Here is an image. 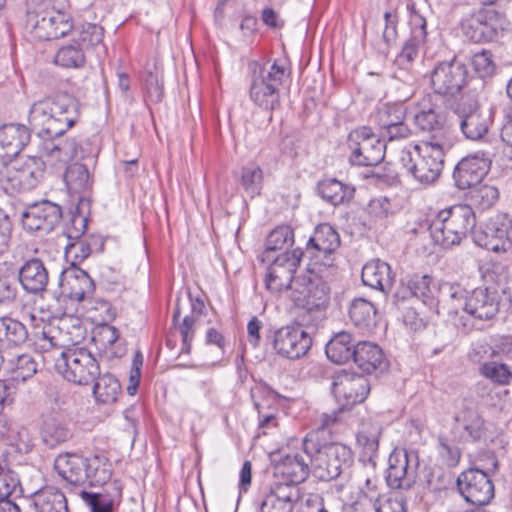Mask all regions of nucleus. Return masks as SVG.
<instances>
[{"instance_id":"nucleus-2","label":"nucleus","mask_w":512,"mask_h":512,"mask_svg":"<svg viewBox=\"0 0 512 512\" xmlns=\"http://www.w3.org/2000/svg\"><path fill=\"white\" fill-rule=\"evenodd\" d=\"M54 469L66 482L78 486H103L112 476V464L101 453L88 458L77 453H61L55 458Z\"/></svg>"},{"instance_id":"nucleus-43","label":"nucleus","mask_w":512,"mask_h":512,"mask_svg":"<svg viewBox=\"0 0 512 512\" xmlns=\"http://www.w3.org/2000/svg\"><path fill=\"white\" fill-rule=\"evenodd\" d=\"M27 327L11 317L0 318V347H21L28 341Z\"/></svg>"},{"instance_id":"nucleus-28","label":"nucleus","mask_w":512,"mask_h":512,"mask_svg":"<svg viewBox=\"0 0 512 512\" xmlns=\"http://www.w3.org/2000/svg\"><path fill=\"white\" fill-rule=\"evenodd\" d=\"M310 473H312L310 454L304 451V445L302 452L286 455L275 466V475L281 476L284 480L282 483H287V485L298 486L307 479Z\"/></svg>"},{"instance_id":"nucleus-47","label":"nucleus","mask_w":512,"mask_h":512,"mask_svg":"<svg viewBox=\"0 0 512 512\" xmlns=\"http://www.w3.org/2000/svg\"><path fill=\"white\" fill-rule=\"evenodd\" d=\"M93 383V395L97 402L109 404L117 400L121 386L115 376L110 373L100 374Z\"/></svg>"},{"instance_id":"nucleus-38","label":"nucleus","mask_w":512,"mask_h":512,"mask_svg":"<svg viewBox=\"0 0 512 512\" xmlns=\"http://www.w3.org/2000/svg\"><path fill=\"white\" fill-rule=\"evenodd\" d=\"M349 318L362 332H371L377 324V311L373 303L364 298H355L349 305Z\"/></svg>"},{"instance_id":"nucleus-7","label":"nucleus","mask_w":512,"mask_h":512,"mask_svg":"<svg viewBox=\"0 0 512 512\" xmlns=\"http://www.w3.org/2000/svg\"><path fill=\"white\" fill-rule=\"evenodd\" d=\"M45 163L37 156L21 157L0 168V187L8 194L30 191L43 180Z\"/></svg>"},{"instance_id":"nucleus-42","label":"nucleus","mask_w":512,"mask_h":512,"mask_svg":"<svg viewBox=\"0 0 512 512\" xmlns=\"http://www.w3.org/2000/svg\"><path fill=\"white\" fill-rule=\"evenodd\" d=\"M356 344L349 332L340 331L326 344L325 352L333 363L345 364L353 359Z\"/></svg>"},{"instance_id":"nucleus-55","label":"nucleus","mask_w":512,"mask_h":512,"mask_svg":"<svg viewBox=\"0 0 512 512\" xmlns=\"http://www.w3.org/2000/svg\"><path fill=\"white\" fill-rule=\"evenodd\" d=\"M47 149L49 156L61 162H67L73 158H77L79 155L78 141L74 138H67L58 143H51V147Z\"/></svg>"},{"instance_id":"nucleus-20","label":"nucleus","mask_w":512,"mask_h":512,"mask_svg":"<svg viewBox=\"0 0 512 512\" xmlns=\"http://www.w3.org/2000/svg\"><path fill=\"white\" fill-rule=\"evenodd\" d=\"M340 246L339 233L328 223L316 226L313 235L306 244V252L326 268L334 266L335 252Z\"/></svg>"},{"instance_id":"nucleus-8","label":"nucleus","mask_w":512,"mask_h":512,"mask_svg":"<svg viewBox=\"0 0 512 512\" xmlns=\"http://www.w3.org/2000/svg\"><path fill=\"white\" fill-rule=\"evenodd\" d=\"M59 287L64 297L83 302L87 310H100L106 313L110 311L108 301L93 298L95 292L93 279L85 270L74 265V263L62 270L59 277Z\"/></svg>"},{"instance_id":"nucleus-19","label":"nucleus","mask_w":512,"mask_h":512,"mask_svg":"<svg viewBox=\"0 0 512 512\" xmlns=\"http://www.w3.org/2000/svg\"><path fill=\"white\" fill-rule=\"evenodd\" d=\"M62 218L61 207L49 200L32 203L21 216L23 228L29 232L50 233Z\"/></svg>"},{"instance_id":"nucleus-18","label":"nucleus","mask_w":512,"mask_h":512,"mask_svg":"<svg viewBox=\"0 0 512 512\" xmlns=\"http://www.w3.org/2000/svg\"><path fill=\"white\" fill-rule=\"evenodd\" d=\"M419 457L416 451L395 450L389 456L387 484L392 489L409 490L416 483Z\"/></svg>"},{"instance_id":"nucleus-64","label":"nucleus","mask_w":512,"mask_h":512,"mask_svg":"<svg viewBox=\"0 0 512 512\" xmlns=\"http://www.w3.org/2000/svg\"><path fill=\"white\" fill-rule=\"evenodd\" d=\"M447 289L448 296L451 301V309L449 311L450 314L458 315L460 310H462L463 302L466 297L469 296V293L458 283H448L444 286Z\"/></svg>"},{"instance_id":"nucleus-33","label":"nucleus","mask_w":512,"mask_h":512,"mask_svg":"<svg viewBox=\"0 0 512 512\" xmlns=\"http://www.w3.org/2000/svg\"><path fill=\"white\" fill-rule=\"evenodd\" d=\"M361 278L366 286L387 293L393 286L395 275L389 264L375 259L363 266Z\"/></svg>"},{"instance_id":"nucleus-48","label":"nucleus","mask_w":512,"mask_h":512,"mask_svg":"<svg viewBox=\"0 0 512 512\" xmlns=\"http://www.w3.org/2000/svg\"><path fill=\"white\" fill-rule=\"evenodd\" d=\"M239 183L244 193L251 199L259 196L264 184L263 170L255 163L247 164L241 169Z\"/></svg>"},{"instance_id":"nucleus-44","label":"nucleus","mask_w":512,"mask_h":512,"mask_svg":"<svg viewBox=\"0 0 512 512\" xmlns=\"http://www.w3.org/2000/svg\"><path fill=\"white\" fill-rule=\"evenodd\" d=\"M318 192L324 201L337 206L349 202L354 197L355 189L337 179L329 178L319 182Z\"/></svg>"},{"instance_id":"nucleus-12","label":"nucleus","mask_w":512,"mask_h":512,"mask_svg":"<svg viewBox=\"0 0 512 512\" xmlns=\"http://www.w3.org/2000/svg\"><path fill=\"white\" fill-rule=\"evenodd\" d=\"M291 297L298 307L307 312H321L329 304L330 287L320 275L309 271L295 280V289Z\"/></svg>"},{"instance_id":"nucleus-53","label":"nucleus","mask_w":512,"mask_h":512,"mask_svg":"<svg viewBox=\"0 0 512 512\" xmlns=\"http://www.w3.org/2000/svg\"><path fill=\"white\" fill-rule=\"evenodd\" d=\"M0 440H4L9 445L27 447L29 444V433L26 428H19L17 431L13 428V424L3 412L0 413Z\"/></svg>"},{"instance_id":"nucleus-40","label":"nucleus","mask_w":512,"mask_h":512,"mask_svg":"<svg viewBox=\"0 0 512 512\" xmlns=\"http://www.w3.org/2000/svg\"><path fill=\"white\" fill-rule=\"evenodd\" d=\"M375 465L376 463H363L354 472L352 482L360 490L359 498L354 503L355 509H357V506H367L370 495H374V499L378 496L376 493Z\"/></svg>"},{"instance_id":"nucleus-15","label":"nucleus","mask_w":512,"mask_h":512,"mask_svg":"<svg viewBox=\"0 0 512 512\" xmlns=\"http://www.w3.org/2000/svg\"><path fill=\"white\" fill-rule=\"evenodd\" d=\"M27 27L31 35L40 41H50L67 35L72 29L70 17L60 11H28Z\"/></svg>"},{"instance_id":"nucleus-62","label":"nucleus","mask_w":512,"mask_h":512,"mask_svg":"<svg viewBox=\"0 0 512 512\" xmlns=\"http://www.w3.org/2000/svg\"><path fill=\"white\" fill-rule=\"evenodd\" d=\"M103 28L96 24H88L80 34V45L83 48L102 47Z\"/></svg>"},{"instance_id":"nucleus-41","label":"nucleus","mask_w":512,"mask_h":512,"mask_svg":"<svg viewBox=\"0 0 512 512\" xmlns=\"http://www.w3.org/2000/svg\"><path fill=\"white\" fill-rule=\"evenodd\" d=\"M36 512H69L67 499L62 491L55 487H44L32 496Z\"/></svg>"},{"instance_id":"nucleus-56","label":"nucleus","mask_w":512,"mask_h":512,"mask_svg":"<svg viewBox=\"0 0 512 512\" xmlns=\"http://www.w3.org/2000/svg\"><path fill=\"white\" fill-rule=\"evenodd\" d=\"M438 454L442 463L448 468H455L461 460V450L445 436L438 438Z\"/></svg>"},{"instance_id":"nucleus-63","label":"nucleus","mask_w":512,"mask_h":512,"mask_svg":"<svg viewBox=\"0 0 512 512\" xmlns=\"http://www.w3.org/2000/svg\"><path fill=\"white\" fill-rule=\"evenodd\" d=\"M19 484L17 475L0 464V500L9 498L16 491Z\"/></svg>"},{"instance_id":"nucleus-3","label":"nucleus","mask_w":512,"mask_h":512,"mask_svg":"<svg viewBox=\"0 0 512 512\" xmlns=\"http://www.w3.org/2000/svg\"><path fill=\"white\" fill-rule=\"evenodd\" d=\"M440 143L420 142L401 151L400 162L421 184L434 183L441 175L445 153L454 144L440 137Z\"/></svg>"},{"instance_id":"nucleus-36","label":"nucleus","mask_w":512,"mask_h":512,"mask_svg":"<svg viewBox=\"0 0 512 512\" xmlns=\"http://www.w3.org/2000/svg\"><path fill=\"white\" fill-rule=\"evenodd\" d=\"M41 439L49 448H55L69 441L73 433L67 421L60 415H48L43 418Z\"/></svg>"},{"instance_id":"nucleus-39","label":"nucleus","mask_w":512,"mask_h":512,"mask_svg":"<svg viewBox=\"0 0 512 512\" xmlns=\"http://www.w3.org/2000/svg\"><path fill=\"white\" fill-rule=\"evenodd\" d=\"M431 278L428 275H413L396 292L397 299H405L408 296L415 297L428 306L435 304V298L430 288Z\"/></svg>"},{"instance_id":"nucleus-45","label":"nucleus","mask_w":512,"mask_h":512,"mask_svg":"<svg viewBox=\"0 0 512 512\" xmlns=\"http://www.w3.org/2000/svg\"><path fill=\"white\" fill-rule=\"evenodd\" d=\"M380 434V428L372 424H364L358 431L356 439L357 445L361 448L363 463H376L374 457L378 452Z\"/></svg>"},{"instance_id":"nucleus-26","label":"nucleus","mask_w":512,"mask_h":512,"mask_svg":"<svg viewBox=\"0 0 512 512\" xmlns=\"http://www.w3.org/2000/svg\"><path fill=\"white\" fill-rule=\"evenodd\" d=\"M462 311L475 319H492L499 311L497 292L487 287L475 288L463 302Z\"/></svg>"},{"instance_id":"nucleus-30","label":"nucleus","mask_w":512,"mask_h":512,"mask_svg":"<svg viewBox=\"0 0 512 512\" xmlns=\"http://www.w3.org/2000/svg\"><path fill=\"white\" fill-rule=\"evenodd\" d=\"M353 361L366 374L383 373L388 368V360L383 350L377 344L368 341L356 344Z\"/></svg>"},{"instance_id":"nucleus-37","label":"nucleus","mask_w":512,"mask_h":512,"mask_svg":"<svg viewBox=\"0 0 512 512\" xmlns=\"http://www.w3.org/2000/svg\"><path fill=\"white\" fill-rule=\"evenodd\" d=\"M104 239L100 235L89 234L83 238L70 241L65 246V257L71 259V264L82 262L94 252H102Z\"/></svg>"},{"instance_id":"nucleus-46","label":"nucleus","mask_w":512,"mask_h":512,"mask_svg":"<svg viewBox=\"0 0 512 512\" xmlns=\"http://www.w3.org/2000/svg\"><path fill=\"white\" fill-rule=\"evenodd\" d=\"M64 180L69 191L77 194L89 192L93 184L87 165L79 162L67 167Z\"/></svg>"},{"instance_id":"nucleus-58","label":"nucleus","mask_w":512,"mask_h":512,"mask_svg":"<svg viewBox=\"0 0 512 512\" xmlns=\"http://www.w3.org/2000/svg\"><path fill=\"white\" fill-rule=\"evenodd\" d=\"M81 497L91 512H112L114 507V498L108 493L81 492Z\"/></svg>"},{"instance_id":"nucleus-50","label":"nucleus","mask_w":512,"mask_h":512,"mask_svg":"<svg viewBox=\"0 0 512 512\" xmlns=\"http://www.w3.org/2000/svg\"><path fill=\"white\" fill-rule=\"evenodd\" d=\"M405 115L406 111L403 105L385 103L378 106L372 118L381 131H383L394 124L404 121Z\"/></svg>"},{"instance_id":"nucleus-16","label":"nucleus","mask_w":512,"mask_h":512,"mask_svg":"<svg viewBox=\"0 0 512 512\" xmlns=\"http://www.w3.org/2000/svg\"><path fill=\"white\" fill-rule=\"evenodd\" d=\"M303 252L300 249L284 251L277 255L269 265L265 284L272 292L295 289L294 274L299 266Z\"/></svg>"},{"instance_id":"nucleus-9","label":"nucleus","mask_w":512,"mask_h":512,"mask_svg":"<svg viewBox=\"0 0 512 512\" xmlns=\"http://www.w3.org/2000/svg\"><path fill=\"white\" fill-rule=\"evenodd\" d=\"M56 371L67 381L77 385H90L100 375V366L85 348L64 349L55 360Z\"/></svg>"},{"instance_id":"nucleus-24","label":"nucleus","mask_w":512,"mask_h":512,"mask_svg":"<svg viewBox=\"0 0 512 512\" xmlns=\"http://www.w3.org/2000/svg\"><path fill=\"white\" fill-rule=\"evenodd\" d=\"M461 430L460 439L464 444H478L486 440L487 427L476 404L464 399L462 408L454 416Z\"/></svg>"},{"instance_id":"nucleus-25","label":"nucleus","mask_w":512,"mask_h":512,"mask_svg":"<svg viewBox=\"0 0 512 512\" xmlns=\"http://www.w3.org/2000/svg\"><path fill=\"white\" fill-rule=\"evenodd\" d=\"M302 500L296 485L274 482L261 503V512H293Z\"/></svg>"},{"instance_id":"nucleus-34","label":"nucleus","mask_w":512,"mask_h":512,"mask_svg":"<svg viewBox=\"0 0 512 512\" xmlns=\"http://www.w3.org/2000/svg\"><path fill=\"white\" fill-rule=\"evenodd\" d=\"M414 125L421 133H426L428 138L422 142H437L440 143V137L445 138L446 141L455 143V137L451 131L445 127L444 116L438 113L413 115Z\"/></svg>"},{"instance_id":"nucleus-4","label":"nucleus","mask_w":512,"mask_h":512,"mask_svg":"<svg viewBox=\"0 0 512 512\" xmlns=\"http://www.w3.org/2000/svg\"><path fill=\"white\" fill-rule=\"evenodd\" d=\"M476 225L473 209L457 204L439 211L429 223V232L435 244L448 249L459 245Z\"/></svg>"},{"instance_id":"nucleus-13","label":"nucleus","mask_w":512,"mask_h":512,"mask_svg":"<svg viewBox=\"0 0 512 512\" xmlns=\"http://www.w3.org/2000/svg\"><path fill=\"white\" fill-rule=\"evenodd\" d=\"M348 146L351 149L349 160L353 165L375 166L385 157V144L366 126L349 134Z\"/></svg>"},{"instance_id":"nucleus-61","label":"nucleus","mask_w":512,"mask_h":512,"mask_svg":"<svg viewBox=\"0 0 512 512\" xmlns=\"http://www.w3.org/2000/svg\"><path fill=\"white\" fill-rule=\"evenodd\" d=\"M407 9L409 11V23L411 26V36L417 40H426L427 22L425 17L416 9L414 4H408Z\"/></svg>"},{"instance_id":"nucleus-27","label":"nucleus","mask_w":512,"mask_h":512,"mask_svg":"<svg viewBox=\"0 0 512 512\" xmlns=\"http://www.w3.org/2000/svg\"><path fill=\"white\" fill-rule=\"evenodd\" d=\"M18 280L25 292L41 295L49 283V272L45 263L38 257L23 261L18 269Z\"/></svg>"},{"instance_id":"nucleus-54","label":"nucleus","mask_w":512,"mask_h":512,"mask_svg":"<svg viewBox=\"0 0 512 512\" xmlns=\"http://www.w3.org/2000/svg\"><path fill=\"white\" fill-rule=\"evenodd\" d=\"M480 373L485 378L499 385H507L512 379V372L507 365L490 361L480 367Z\"/></svg>"},{"instance_id":"nucleus-10","label":"nucleus","mask_w":512,"mask_h":512,"mask_svg":"<svg viewBox=\"0 0 512 512\" xmlns=\"http://www.w3.org/2000/svg\"><path fill=\"white\" fill-rule=\"evenodd\" d=\"M253 75L251 100L262 109L274 110L280 103L278 88L290 75L289 66H257Z\"/></svg>"},{"instance_id":"nucleus-5","label":"nucleus","mask_w":512,"mask_h":512,"mask_svg":"<svg viewBox=\"0 0 512 512\" xmlns=\"http://www.w3.org/2000/svg\"><path fill=\"white\" fill-rule=\"evenodd\" d=\"M304 451L310 454L312 474L321 481L340 477L353 463L351 449L340 443L318 446L314 441L305 438Z\"/></svg>"},{"instance_id":"nucleus-35","label":"nucleus","mask_w":512,"mask_h":512,"mask_svg":"<svg viewBox=\"0 0 512 512\" xmlns=\"http://www.w3.org/2000/svg\"><path fill=\"white\" fill-rule=\"evenodd\" d=\"M38 364L30 354L11 355L1 352V368L16 381H25L37 372Z\"/></svg>"},{"instance_id":"nucleus-32","label":"nucleus","mask_w":512,"mask_h":512,"mask_svg":"<svg viewBox=\"0 0 512 512\" xmlns=\"http://www.w3.org/2000/svg\"><path fill=\"white\" fill-rule=\"evenodd\" d=\"M465 76V66H435L431 83L436 94L454 95L462 88Z\"/></svg>"},{"instance_id":"nucleus-29","label":"nucleus","mask_w":512,"mask_h":512,"mask_svg":"<svg viewBox=\"0 0 512 512\" xmlns=\"http://www.w3.org/2000/svg\"><path fill=\"white\" fill-rule=\"evenodd\" d=\"M30 141L29 129L21 124L0 128V163L6 164L17 156Z\"/></svg>"},{"instance_id":"nucleus-51","label":"nucleus","mask_w":512,"mask_h":512,"mask_svg":"<svg viewBox=\"0 0 512 512\" xmlns=\"http://www.w3.org/2000/svg\"><path fill=\"white\" fill-rule=\"evenodd\" d=\"M499 199V191L493 185H477L470 189L468 204L471 208L476 207L479 210H487L493 207Z\"/></svg>"},{"instance_id":"nucleus-11","label":"nucleus","mask_w":512,"mask_h":512,"mask_svg":"<svg viewBox=\"0 0 512 512\" xmlns=\"http://www.w3.org/2000/svg\"><path fill=\"white\" fill-rule=\"evenodd\" d=\"M484 5V7L467 14L461 21L463 34L476 43L492 41L498 32L507 26L503 13L497 11L492 6L493 4Z\"/></svg>"},{"instance_id":"nucleus-57","label":"nucleus","mask_w":512,"mask_h":512,"mask_svg":"<svg viewBox=\"0 0 512 512\" xmlns=\"http://www.w3.org/2000/svg\"><path fill=\"white\" fill-rule=\"evenodd\" d=\"M85 61L84 48L78 42L63 46L54 58V64H83Z\"/></svg>"},{"instance_id":"nucleus-14","label":"nucleus","mask_w":512,"mask_h":512,"mask_svg":"<svg viewBox=\"0 0 512 512\" xmlns=\"http://www.w3.org/2000/svg\"><path fill=\"white\" fill-rule=\"evenodd\" d=\"M459 127L464 137L471 141L482 140L492 124L489 110L481 109L473 96H463L455 108Z\"/></svg>"},{"instance_id":"nucleus-22","label":"nucleus","mask_w":512,"mask_h":512,"mask_svg":"<svg viewBox=\"0 0 512 512\" xmlns=\"http://www.w3.org/2000/svg\"><path fill=\"white\" fill-rule=\"evenodd\" d=\"M476 242L493 252H505L510 249L512 247V216L507 213H498L491 217Z\"/></svg>"},{"instance_id":"nucleus-1","label":"nucleus","mask_w":512,"mask_h":512,"mask_svg":"<svg viewBox=\"0 0 512 512\" xmlns=\"http://www.w3.org/2000/svg\"><path fill=\"white\" fill-rule=\"evenodd\" d=\"M78 113V100L66 92H60L31 106L29 124L40 137L54 138L74 125Z\"/></svg>"},{"instance_id":"nucleus-21","label":"nucleus","mask_w":512,"mask_h":512,"mask_svg":"<svg viewBox=\"0 0 512 512\" xmlns=\"http://www.w3.org/2000/svg\"><path fill=\"white\" fill-rule=\"evenodd\" d=\"M489 153L478 151L464 157L454 168L453 179L460 190L471 189L481 183L491 167Z\"/></svg>"},{"instance_id":"nucleus-49","label":"nucleus","mask_w":512,"mask_h":512,"mask_svg":"<svg viewBox=\"0 0 512 512\" xmlns=\"http://www.w3.org/2000/svg\"><path fill=\"white\" fill-rule=\"evenodd\" d=\"M293 237V230L289 226H279L272 230L266 239L262 261H270L273 258V252L291 246Z\"/></svg>"},{"instance_id":"nucleus-52","label":"nucleus","mask_w":512,"mask_h":512,"mask_svg":"<svg viewBox=\"0 0 512 512\" xmlns=\"http://www.w3.org/2000/svg\"><path fill=\"white\" fill-rule=\"evenodd\" d=\"M364 507L367 512H406L403 498L392 494L377 496L375 499L374 495H370Z\"/></svg>"},{"instance_id":"nucleus-60","label":"nucleus","mask_w":512,"mask_h":512,"mask_svg":"<svg viewBox=\"0 0 512 512\" xmlns=\"http://www.w3.org/2000/svg\"><path fill=\"white\" fill-rule=\"evenodd\" d=\"M87 228V218L81 214H73L68 222L65 223L63 234L68 242L83 238Z\"/></svg>"},{"instance_id":"nucleus-6","label":"nucleus","mask_w":512,"mask_h":512,"mask_svg":"<svg viewBox=\"0 0 512 512\" xmlns=\"http://www.w3.org/2000/svg\"><path fill=\"white\" fill-rule=\"evenodd\" d=\"M490 465L471 466L457 478V488L463 498L475 506H484L494 498V485L491 475L499 468L494 453L487 454Z\"/></svg>"},{"instance_id":"nucleus-17","label":"nucleus","mask_w":512,"mask_h":512,"mask_svg":"<svg viewBox=\"0 0 512 512\" xmlns=\"http://www.w3.org/2000/svg\"><path fill=\"white\" fill-rule=\"evenodd\" d=\"M312 346V337L300 324L287 325L275 331L273 348L283 358L297 360Z\"/></svg>"},{"instance_id":"nucleus-23","label":"nucleus","mask_w":512,"mask_h":512,"mask_svg":"<svg viewBox=\"0 0 512 512\" xmlns=\"http://www.w3.org/2000/svg\"><path fill=\"white\" fill-rule=\"evenodd\" d=\"M331 389L342 408L348 409L367 398L370 382L362 375L345 373L335 378Z\"/></svg>"},{"instance_id":"nucleus-31","label":"nucleus","mask_w":512,"mask_h":512,"mask_svg":"<svg viewBox=\"0 0 512 512\" xmlns=\"http://www.w3.org/2000/svg\"><path fill=\"white\" fill-rule=\"evenodd\" d=\"M251 397L258 413V428L262 430L276 428L279 411L275 395L267 388L257 387L251 390ZM263 433L265 434L266 431Z\"/></svg>"},{"instance_id":"nucleus-59","label":"nucleus","mask_w":512,"mask_h":512,"mask_svg":"<svg viewBox=\"0 0 512 512\" xmlns=\"http://www.w3.org/2000/svg\"><path fill=\"white\" fill-rule=\"evenodd\" d=\"M367 213L375 223H382L392 215V204L387 197H378L370 200Z\"/></svg>"}]
</instances>
